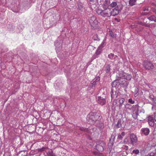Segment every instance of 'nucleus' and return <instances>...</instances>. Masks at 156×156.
<instances>
[{"instance_id": "obj_1", "label": "nucleus", "mask_w": 156, "mask_h": 156, "mask_svg": "<svg viewBox=\"0 0 156 156\" xmlns=\"http://www.w3.org/2000/svg\"><path fill=\"white\" fill-rule=\"evenodd\" d=\"M102 117L97 115L95 112H90L87 116V120L89 124H93L97 120H100Z\"/></svg>"}, {"instance_id": "obj_2", "label": "nucleus", "mask_w": 156, "mask_h": 156, "mask_svg": "<svg viewBox=\"0 0 156 156\" xmlns=\"http://www.w3.org/2000/svg\"><path fill=\"white\" fill-rule=\"evenodd\" d=\"M111 9L110 8H108L104 10L98 9L96 10V12L98 15H100L103 17H109L111 16Z\"/></svg>"}, {"instance_id": "obj_3", "label": "nucleus", "mask_w": 156, "mask_h": 156, "mask_svg": "<svg viewBox=\"0 0 156 156\" xmlns=\"http://www.w3.org/2000/svg\"><path fill=\"white\" fill-rule=\"evenodd\" d=\"M89 23L93 28H96L98 27V22L94 16L91 17L89 20Z\"/></svg>"}, {"instance_id": "obj_4", "label": "nucleus", "mask_w": 156, "mask_h": 156, "mask_svg": "<svg viewBox=\"0 0 156 156\" xmlns=\"http://www.w3.org/2000/svg\"><path fill=\"white\" fill-rule=\"evenodd\" d=\"M143 65L145 68L147 70H151L153 69L154 65L149 61H145L143 63Z\"/></svg>"}, {"instance_id": "obj_5", "label": "nucleus", "mask_w": 156, "mask_h": 156, "mask_svg": "<svg viewBox=\"0 0 156 156\" xmlns=\"http://www.w3.org/2000/svg\"><path fill=\"white\" fill-rule=\"evenodd\" d=\"M106 96L104 95L102 97L101 96H98L96 98V100L98 103L100 105L103 106L106 103L105 100Z\"/></svg>"}, {"instance_id": "obj_6", "label": "nucleus", "mask_w": 156, "mask_h": 156, "mask_svg": "<svg viewBox=\"0 0 156 156\" xmlns=\"http://www.w3.org/2000/svg\"><path fill=\"white\" fill-rule=\"evenodd\" d=\"M148 122L150 126H153L155 122L153 116H149L148 118Z\"/></svg>"}, {"instance_id": "obj_7", "label": "nucleus", "mask_w": 156, "mask_h": 156, "mask_svg": "<svg viewBox=\"0 0 156 156\" xmlns=\"http://www.w3.org/2000/svg\"><path fill=\"white\" fill-rule=\"evenodd\" d=\"M119 12V10L118 8V6L113 9L112 11H110V14L111 16H115L117 15Z\"/></svg>"}, {"instance_id": "obj_8", "label": "nucleus", "mask_w": 156, "mask_h": 156, "mask_svg": "<svg viewBox=\"0 0 156 156\" xmlns=\"http://www.w3.org/2000/svg\"><path fill=\"white\" fill-rule=\"evenodd\" d=\"M130 138L131 143L133 145H136V137L135 135L132 134L130 135Z\"/></svg>"}, {"instance_id": "obj_9", "label": "nucleus", "mask_w": 156, "mask_h": 156, "mask_svg": "<svg viewBox=\"0 0 156 156\" xmlns=\"http://www.w3.org/2000/svg\"><path fill=\"white\" fill-rule=\"evenodd\" d=\"M141 133L142 135L147 136L149 134L150 130L147 128H142L141 129Z\"/></svg>"}, {"instance_id": "obj_10", "label": "nucleus", "mask_w": 156, "mask_h": 156, "mask_svg": "<svg viewBox=\"0 0 156 156\" xmlns=\"http://www.w3.org/2000/svg\"><path fill=\"white\" fill-rule=\"evenodd\" d=\"M122 73V76L121 75L120 77L127 80H130L131 78V76L130 75L123 72Z\"/></svg>"}, {"instance_id": "obj_11", "label": "nucleus", "mask_w": 156, "mask_h": 156, "mask_svg": "<svg viewBox=\"0 0 156 156\" xmlns=\"http://www.w3.org/2000/svg\"><path fill=\"white\" fill-rule=\"evenodd\" d=\"M118 94L115 91H113V89H111V97L112 99L115 98V99L118 96Z\"/></svg>"}, {"instance_id": "obj_12", "label": "nucleus", "mask_w": 156, "mask_h": 156, "mask_svg": "<svg viewBox=\"0 0 156 156\" xmlns=\"http://www.w3.org/2000/svg\"><path fill=\"white\" fill-rule=\"evenodd\" d=\"M111 66L109 65H107L105 66L104 69H103L104 71L107 73H110L111 70Z\"/></svg>"}, {"instance_id": "obj_13", "label": "nucleus", "mask_w": 156, "mask_h": 156, "mask_svg": "<svg viewBox=\"0 0 156 156\" xmlns=\"http://www.w3.org/2000/svg\"><path fill=\"white\" fill-rule=\"evenodd\" d=\"M147 18L150 20L151 21H154V22H156V17L154 15H152L150 16L147 17Z\"/></svg>"}, {"instance_id": "obj_14", "label": "nucleus", "mask_w": 156, "mask_h": 156, "mask_svg": "<svg viewBox=\"0 0 156 156\" xmlns=\"http://www.w3.org/2000/svg\"><path fill=\"white\" fill-rule=\"evenodd\" d=\"M121 122L122 120L120 119L119 120L116 124V127L118 128L122 127V124Z\"/></svg>"}, {"instance_id": "obj_15", "label": "nucleus", "mask_w": 156, "mask_h": 156, "mask_svg": "<svg viewBox=\"0 0 156 156\" xmlns=\"http://www.w3.org/2000/svg\"><path fill=\"white\" fill-rule=\"evenodd\" d=\"M118 6V5H117L116 2H112L110 4V6L112 8L116 7Z\"/></svg>"}, {"instance_id": "obj_16", "label": "nucleus", "mask_w": 156, "mask_h": 156, "mask_svg": "<svg viewBox=\"0 0 156 156\" xmlns=\"http://www.w3.org/2000/svg\"><path fill=\"white\" fill-rule=\"evenodd\" d=\"M102 49L101 47H98L96 51V54L97 55H99L102 51Z\"/></svg>"}, {"instance_id": "obj_17", "label": "nucleus", "mask_w": 156, "mask_h": 156, "mask_svg": "<svg viewBox=\"0 0 156 156\" xmlns=\"http://www.w3.org/2000/svg\"><path fill=\"white\" fill-rule=\"evenodd\" d=\"M136 2V0H130L129 4L130 6H133L135 4Z\"/></svg>"}, {"instance_id": "obj_18", "label": "nucleus", "mask_w": 156, "mask_h": 156, "mask_svg": "<svg viewBox=\"0 0 156 156\" xmlns=\"http://www.w3.org/2000/svg\"><path fill=\"white\" fill-rule=\"evenodd\" d=\"M109 34H110V36L112 37H115L116 36L115 34H113V32L112 30L109 31Z\"/></svg>"}, {"instance_id": "obj_19", "label": "nucleus", "mask_w": 156, "mask_h": 156, "mask_svg": "<svg viewBox=\"0 0 156 156\" xmlns=\"http://www.w3.org/2000/svg\"><path fill=\"white\" fill-rule=\"evenodd\" d=\"M125 99L124 98H121L119 101V102L120 104H122L124 101Z\"/></svg>"}, {"instance_id": "obj_20", "label": "nucleus", "mask_w": 156, "mask_h": 156, "mask_svg": "<svg viewBox=\"0 0 156 156\" xmlns=\"http://www.w3.org/2000/svg\"><path fill=\"white\" fill-rule=\"evenodd\" d=\"M117 82L116 81H114L112 83V86L113 87H115L117 85Z\"/></svg>"}, {"instance_id": "obj_21", "label": "nucleus", "mask_w": 156, "mask_h": 156, "mask_svg": "<svg viewBox=\"0 0 156 156\" xmlns=\"http://www.w3.org/2000/svg\"><path fill=\"white\" fill-rule=\"evenodd\" d=\"M114 55L112 53H110L108 55V57L111 59H112Z\"/></svg>"}, {"instance_id": "obj_22", "label": "nucleus", "mask_w": 156, "mask_h": 156, "mask_svg": "<svg viewBox=\"0 0 156 156\" xmlns=\"http://www.w3.org/2000/svg\"><path fill=\"white\" fill-rule=\"evenodd\" d=\"M100 79H99V78H97L96 80L95 81H94V82H93V85H92V87H93V85H95L96 83L97 82H98V81Z\"/></svg>"}, {"instance_id": "obj_23", "label": "nucleus", "mask_w": 156, "mask_h": 156, "mask_svg": "<svg viewBox=\"0 0 156 156\" xmlns=\"http://www.w3.org/2000/svg\"><path fill=\"white\" fill-rule=\"evenodd\" d=\"M149 97L152 101H154V96L153 95H151L149 96Z\"/></svg>"}, {"instance_id": "obj_24", "label": "nucleus", "mask_w": 156, "mask_h": 156, "mask_svg": "<svg viewBox=\"0 0 156 156\" xmlns=\"http://www.w3.org/2000/svg\"><path fill=\"white\" fill-rule=\"evenodd\" d=\"M105 43L104 41H103L102 42L101 44L99 47H101V48H103L105 46Z\"/></svg>"}, {"instance_id": "obj_25", "label": "nucleus", "mask_w": 156, "mask_h": 156, "mask_svg": "<svg viewBox=\"0 0 156 156\" xmlns=\"http://www.w3.org/2000/svg\"><path fill=\"white\" fill-rule=\"evenodd\" d=\"M129 102L131 104H133L134 103V101L131 98H130L129 99Z\"/></svg>"}, {"instance_id": "obj_26", "label": "nucleus", "mask_w": 156, "mask_h": 156, "mask_svg": "<svg viewBox=\"0 0 156 156\" xmlns=\"http://www.w3.org/2000/svg\"><path fill=\"white\" fill-rule=\"evenodd\" d=\"M138 112V110L137 109V113ZM138 113H137V120H139L140 122V121H143L144 119H138Z\"/></svg>"}, {"instance_id": "obj_27", "label": "nucleus", "mask_w": 156, "mask_h": 156, "mask_svg": "<svg viewBox=\"0 0 156 156\" xmlns=\"http://www.w3.org/2000/svg\"><path fill=\"white\" fill-rule=\"evenodd\" d=\"M136 112L133 113L132 115L133 117L135 119L136 118Z\"/></svg>"}, {"instance_id": "obj_28", "label": "nucleus", "mask_w": 156, "mask_h": 156, "mask_svg": "<svg viewBox=\"0 0 156 156\" xmlns=\"http://www.w3.org/2000/svg\"><path fill=\"white\" fill-rule=\"evenodd\" d=\"M48 156H55L53 152H51L48 154Z\"/></svg>"}, {"instance_id": "obj_29", "label": "nucleus", "mask_w": 156, "mask_h": 156, "mask_svg": "<svg viewBox=\"0 0 156 156\" xmlns=\"http://www.w3.org/2000/svg\"><path fill=\"white\" fill-rule=\"evenodd\" d=\"M143 10L144 11H149V9H148V7H147V8H143Z\"/></svg>"}, {"instance_id": "obj_30", "label": "nucleus", "mask_w": 156, "mask_h": 156, "mask_svg": "<svg viewBox=\"0 0 156 156\" xmlns=\"http://www.w3.org/2000/svg\"><path fill=\"white\" fill-rule=\"evenodd\" d=\"M148 155L149 156H154V154L153 152H151Z\"/></svg>"}, {"instance_id": "obj_31", "label": "nucleus", "mask_w": 156, "mask_h": 156, "mask_svg": "<svg viewBox=\"0 0 156 156\" xmlns=\"http://www.w3.org/2000/svg\"><path fill=\"white\" fill-rule=\"evenodd\" d=\"M151 9L152 11L153 12H156V9H155V8H153V7H151Z\"/></svg>"}, {"instance_id": "obj_32", "label": "nucleus", "mask_w": 156, "mask_h": 156, "mask_svg": "<svg viewBox=\"0 0 156 156\" xmlns=\"http://www.w3.org/2000/svg\"><path fill=\"white\" fill-rule=\"evenodd\" d=\"M118 138L119 139H122V136L120 134H119L118 135Z\"/></svg>"}, {"instance_id": "obj_33", "label": "nucleus", "mask_w": 156, "mask_h": 156, "mask_svg": "<svg viewBox=\"0 0 156 156\" xmlns=\"http://www.w3.org/2000/svg\"><path fill=\"white\" fill-rule=\"evenodd\" d=\"M154 119L156 122V113H154Z\"/></svg>"}, {"instance_id": "obj_34", "label": "nucleus", "mask_w": 156, "mask_h": 156, "mask_svg": "<svg viewBox=\"0 0 156 156\" xmlns=\"http://www.w3.org/2000/svg\"><path fill=\"white\" fill-rule=\"evenodd\" d=\"M149 13V12H142V14L143 15H147Z\"/></svg>"}, {"instance_id": "obj_35", "label": "nucleus", "mask_w": 156, "mask_h": 156, "mask_svg": "<svg viewBox=\"0 0 156 156\" xmlns=\"http://www.w3.org/2000/svg\"><path fill=\"white\" fill-rule=\"evenodd\" d=\"M109 0H105V3H108L109 4Z\"/></svg>"}, {"instance_id": "obj_36", "label": "nucleus", "mask_w": 156, "mask_h": 156, "mask_svg": "<svg viewBox=\"0 0 156 156\" xmlns=\"http://www.w3.org/2000/svg\"><path fill=\"white\" fill-rule=\"evenodd\" d=\"M125 133L124 132H122V133L121 134V135L123 137V136H124L125 135Z\"/></svg>"}, {"instance_id": "obj_37", "label": "nucleus", "mask_w": 156, "mask_h": 156, "mask_svg": "<svg viewBox=\"0 0 156 156\" xmlns=\"http://www.w3.org/2000/svg\"><path fill=\"white\" fill-rule=\"evenodd\" d=\"M57 45H58V42H55V47L57 48Z\"/></svg>"}, {"instance_id": "obj_38", "label": "nucleus", "mask_w": 156, "mask_h": 156, "mask_svg": "<svg viewBox=\"0 0 156 156\" xmlns=\"http://www.w3.org/2000/svg\"><path fill=\"white\" fill-rule=\"evenodd\" d=\"M151 5L153 6H156V5L155 4L154 2H152L151 3Z\"/></svg>"}, {"instance_id": "obj_39", "label": "nucleus", "mask_w": 156, "mask_h": 156, "mask_svg": "<svg viewBox=\"0 0 156 156\" xmlns=\"http://www.w3.org/2000/svg\"><path fill=\"white\" fill-rule=\"evenodd\" d=\"M133 152L136 154V150H133Z\"/></svg>"}, {"instance_id": "obj_40", "label": "nucleus", "mask_w": 156, "mask_h": 156, "mask_svg": "<svg viewBox=\"0 0 156 156\" xmlns=\"http://www.w3.org/2000/svg\"><path fill=\"white\" fill-rule=\"evenodd\" d=\"M84 130L86 132H88V129H84Z\"/></svg>"}, {"instance_id": "obj_41", "label": "nucleus", "mask_w": 156, "mask_h": 156, "mask_svg": "<svg viewBox=\"0 0 156 156\" xmlns=\"http://www.w3.org/2000/svg\"><path fill=\"white\" fill-rule=\"evenodd\" d=\"M139 153V151L137 149V154Z\"/></svg>"}, {"instance_id": "obj_42", "label": "nucleus", "mask_w": 156, "mask_h": 156, "mask_svg": "<svg viewBox=\"0 0 156 156\" xmlns=\"http://www.w3.org/2000/svg\"><path fill=\"white\" fill-rule=\"evenodd\" d=\"M90 1V2H93V1H94V0H89Z\"/></svg>"}, {"instance_id": "obj_43", "label": "nucleus", "mask_w": 156, "mask_h": 156, "mask_svg": "<svg viewBox=\"0 0 156 156\" xmlns=\"http://www.w3.org/2000/svg\"><path fill=\"white\" fill-rule=\"evenodd\" d=\"M94 40H98V39H96V38H94Z\"/></svg>"}, {"instance_id": "obj_44", "label": "nucleus", "mask_w": 156, "mask_h": 156, "mask_svg": "<svg viewBox=\"0 0 156 156\" xmlns=\"http://www.w3.org/2000/svg\"><path fill=\"white\" fill-rule=\"evenodd\" d=\"M147 26V27H150L149 25H147V26Z\"/></svg>"}, {"instance_id": "obj_45", "label": "nucleus", "mask_w": 156, "mask_h": 156, "mask_svg": "<svg viewBox=\"0 0 156 156\" xmlns=\"http://www.w3.org/2000/svg\"><path fill=\"white\" fill-rule=\"evenodd\" d=\"M81 129L82 130H83V129Z\"/></svg>"}, {"instance_id": "obj_46", "label": "nucleus", "mask_w": 156, "mask_h": 156, "mask_svg": "<svg viewBox=\"0 0 156 156\" xmlns=\"http://www.w3.org/2000/svg\"><path fill=\"white\" fill-rule=\"evenodd\" d=\"M139 122L138 121V122L137 121V123H139Z\"/></svg>"}, {"instance_id": "obj_47", "label": "nucleus", "mask_w": 156, "mask_h": 156, "mask_svg": "<svg viewBox=\"0 0 156 156\" xmlns=\"http://www.w3.org/2000/svg\"><path fill=\"white\" fill-rule=\"evenodd\" d=\"M139 144V142H138V143H137V144Z\"/></svg>"}, {"instance_id": "obj_48", "label": "nucleus", "mask_w": 156, "mask_h": 156, "mask_svg": "<svg viewBox=\"0 0 156 156\" xmlns=\"http://www.w3.org/2000/svg\"><path fill=\"white\" fill-rule=\"evenodd\" d=\"M155 13L156 14V12Z\"/></svg>"}]
</instances>
